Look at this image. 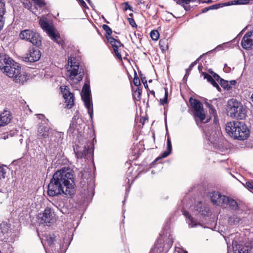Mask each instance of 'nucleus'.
Segmentation results:
<instances>
[{"instance_id": "nucleus-1", "label": "nucleus", "mask_w": 253, "mask_h": 253, "mask_svg": "<svg viewBox=\"0 0 253 253\" xmlns=\"http://www.w3.org/2000/svg\"><path fill=\"white\" fill-rule=\"evenodd\" d=\"M76 192L73 170L69 167L57 170L48 184L47 193L49 196L63 193L72 196Z\"/></svg>"}, {"instance_id": "nucleus-2", "label": "nucleus", "mask_w": 253, "mask_h": 253, "mask_svg": "<svg viewBox=\"0 0 253 253\" xmlns=\"http://www.w3.org/2000/svg\"><path fill=\"white\" fill-rule=\"evenodd\" d=\"M80 57L76 54H72L68 58V63L65 68V75L68 80L74 83H77L82 80L84 71L80 66Z\"/></svg>"}, {"instance_id": "nucleus-3", "label": "nucleus", "mask_w": 253, "mask_h": 253, "mask_svg": "<svg viewBox=\"0 0 253 253\" xmlns=\"http://www.w3.org/2000/svg\"><path fill=\"white\" fill-rule=\"evenodd\" d=\"M225 130L230 136L240 140L246 139L250 135V131L247 126L242 122L233 121L227 123L225 126Z\"/></svg>"}, {"instance_id": "nucleus-4", "label": "nucleus", "mask_w": 253, "mask_h": 253, "mask_svg": "<svg viewBox=\"0 0 253 253\" xmlns=\"http://www.w3.org/2000/svg\"><path fill=\"white\" fill-rule=\"evenodd\" d=\"M8 77L12 78L15 83L23 84L27 80V74L21 71L19 65L14 61V62L6 70L3 72Z\"/></svg>"}, {"instance_id": "nucleus-5", "label": "nucleus", "mask_w": 253, "mask_h": 253, "mask_svg": "<svg viewBox=\"0 0 253 253\" xmlns=\"http://www.w3.org/2000/svg\"><path fill=\"white\" fill-rule=\"evenodd\" d=\"M42 242L46 253H59L61 242L58 235L45 234Z\"/></svg>"}, {"instance_id": "nucleus-6", "label": "nucleus", "mask_w": 253, "mask_h": 253, "mask_svg": "<svg viewBox=\"0 0 253 253\" xmlns=\"http://www.w3.org/2000/svg\"><path fill=\"white\" fill-rule=\"evenodd\" d=\"M39 24L42 30L55 42L59 43L60 35L57 30L53 27L52 23L47 18L46 15L39 16Z\"/></svg>"}, {"instance_id": "nucleus-7", "label": "nucleus", "mask_w": 253, "mask_h": 253, "mask_svg": "<svg viewBox=\"0 0 253 253\" xmlns=\"http://www.w3.org/2000/svg\"><path fill=\"white\" fill-rule=\"evenodd\" d=\"M228 108L229 115L232 118L243 119L246 116V109L236 100L232 99L228 102Z\"/></svg>"}, {"instance_id": "nucleus-8", "label": "nucleus", "mask_w": 253, "mask_h": 253, "mask_svg": "<svg viewBox=\"0 0 253 253\" xmlns=\"http://www.w3.org/2000/svg\"><path fill=\"white\" fill-rule=\"evenodd\" d=\"M20 39L31 42L33 45L39 46L41 44L42 38L36 31L26 29L20 32L19 35Z\"/></svg>"}, {"instance_id": "nucleus-9", "label": "nucleus", "mask_w": 253, "mask_h": 253, "mask_svg": "<svg viewBox=\"0 0 253 253\" xmlns=\"http://www.w3.org/2000/svg\"><path fill=\"white\" fill-rule=\"evenodd\" d=\"M189 103L193 109L194 115L198 118L201 122L206 123L208 122L209 119H206V115L203 109V105L199 100L190 98Z\"/></svg>"}, {"instance_id": "nucleus-10", "label": "nucleus", "mask_w": 253, "mask_h": 253, "mask_svg": "<svg viewBox=\"0 0 253 253\" xmlns=\"http://www.w3.org/2000/svg\"><path fill=\"white\" fill-rule=\"evenodd\" d=\"M81 97L84 103L85 107L87 109L88 113L90 119H92L93 111L91 101V92L89 85L85 84L84 85L81 93Z\"/></svg>"}, {"instance_id": "nucleus-11", "label": "nucleus", "mask_w": 253, "mask_h": 253, "mask_svg": "<svg viewBox=\"0 0 253 253\" xmlns=\"http://www.w3.org/2000/svg\"><path fill=\"white\" fill-rule=\"evenodd\" d=\"M85 144L84 146H78L75 152L78 158L88 159L91 156V153L93 151V143L91 141H84Z\"/></svg>"}, {"instance_id": "nucleus-12", "label": "nucleus", "mask_w": 253, "mask_h": 253, "mask_svg": "<svg viewBox=\"0 0 253 253\" xmlns=\"http://www.w3.org/2000/svg\"><path fill=\"white\" fill-rule=\"evenodd\" d=\"M56 214L50 208H46L42 212L38 215V220L40 223L47 225L53 224L56 221Z\"/></svg>"}, {"instance_id": "nucleus-13", "label": "nucleus", "mask_w": 253, "mask_h": 253, "mask_svg": "<svg viewBox=\"0 0 253 253\" xmlns=\"http://www.w3.org/2000/svg\"><path fill=\"white\" fill-rule=\"evenodd\" d=\"M173 240L172 235L169 236L168 241L165 245L163 244L162 240H159L150 253H166L171 247Z\"/></svg>"}, {"instance_id": "nucleus-14", "label": "nucleus", "mask_w": 253, "mask_h": 253, "mask_svg": "<svg viewBox=\"0 0 253 253\" xmlns=\"http://www.w3.org/2000/svg\"><path fill=\"white\" fill-rule=\"evenodd\" d=\"M209 197L213 204L219 206H225L227 197L221 195L219 192L212 191L209 193Z\"/></svg>"}, {"instance_id": "nucleus-15", "label": "nucleus", "mask_w": 253, "mask_h": 253, "mask_svg": "<svg viewBox=\"0 0 253 253\" xmlns=\"http://www.w3.org/2000/svg\"><path fill=\"white\" fill-rule=\"evenodd\" d=\"M60 89L65 100L67 108H71L74 104L73 94L69 91V88L66 86H61Z\"/></svg>"}, {"instance_id": "nucleus-16", "label": "nucleus", "mask_w": 253, "mask_h": 253, "mask_svg": "<svg viewBox=\"0 0 253 253\" xmlns=\"http://www.w3.org/2000/svg\"><path fill=\"white\" fill-rule=\"evenodd\" d=\"M41 56L40 51L38 49L32 48L25 55L24 58L25 62H34L38 61Z\"/></svg>"}, {"instance_id": "nucleus-17", "label": "nucleus", "mask_w": 253, "mask_h": 253, "mask_svg": "<svg viewBox=\"0 0 253 253\" xmlns=\"http://www.w3.org/2000/svg\"><path fill=\"white\" fill-rule=\"evenodd\" d=\"M50 136L49 146L51 148H54L58 146L63 138V133L61 132L53 131Z\"/></svg>"}, {"instance_id": "nucleus-18", "label": "nucleus", "mask_w": 253, "mask_h": 253, "mask_svg": "<svg viewBox=\"0 0 253 253\" xmlns=\"http://www.w3.org/2000/svg\"><path fill=\"white\" fill-rule=\"evenodd\" d=\"M14 62V60L6 54H0V69L3 72L6 68L9 67Z\"/></svg>"}, {"instance_id": "nucleus-19", "label": "nucleus", "mask_w": 253, "mask_h": 253, "mask_svg": "<svg viewBox=\"0 0 253 253\" xmlns=\"http://www.w3.org/2000/svg\"><path fill=\"white\" fill-rule=\"evenodd\" d=\"M107 39L108 42L112 46L116 55L119 59L122 60L121 54H120L118 50V48L120 47L122 45L121 42L116 40L112 36H107Z\"/></svg>"}, {"instance_id": "nucleus-20", "label": "nucleus", "mask_w": 253, "mask_h": 253, "mask_svg": "<svg viewBox=\"0 0 253 253\" xmlns=\"http://www.w3.org/2000/svg\"><path fill=\"white\" fill-rule=\"evenodd\" d=\"M241 44L245 49H248L253 45V32H248L244 36Z\"/></svg>"}, {"instance_id": "nucleus-21", "label": "nucleus", "mask_w": 253, "mask_h": 253, "mask_svg": "<svg viewBox=\"0 0 253 253\" xmlns=\"http://www.w3.org/2000/svg\"><path fill=\"white\" fill-rule=\"evenodd\" d=\"M228 224L235 227L244 226L245 224V218L233 215L229 218Z\"/></svg>"}, {"instance_id": "nucleus-22", "label": "nucleus", "mask_w": 253, "mask_h": 253, "mask_svg": "<svg viewBox=\"0 0 253 253\" xmlns=\"http://www.w3.org/2000/svg\"><path fill=\"white\" fill-rule=\"evenodd\" d=\"M183 214L184 215L186 218V223L188 224V226L190 228L196 227L198 225H200V223L198 222L189 212L183 211Z\"/></svg>"}, {"instance_id": "nucleus-23", "label": "nucleus", "mask_w": 253, "mask_h": 253, "mask_svg": "<svg viewBox=\"0 0 253 253\" xmlns=\"http://www.w3.org/2000/svg\"><path fill=\"white\" fill-rule=\"evenodd\" d=\"M11 119V114L9 111L4 110L0 113V122L2 126L8 124L10 122Z\"/></svg>"}, {"instance_id": "nucleus-24", "label": "nucleus", "mask_w": 253, "mask_h": 253, "mask_svg": "<svg viewBox=\"0 0 253 253\" xmlns=\"http://www.w3.org/2000/svg\"><path fill=\"white\" fill-rule=\"evenodd\" d=\"M49 126L47 125H40L37 131L38 136L40 138L46 137L49 133Z\"/></svg>"}, {"instance_id": "nucleus-25", "label": "nucleus", "mask_w": 253, "mask_h": 253, "mask_svg": "<svg viewBox=\"0 0 253 253\" xmlns=\"http://www.w3.org/2000/svg\"><path fill=\"white\" fill-rule=\"evenodd\" d=\"M234 253H253V245L243 246L239 245L234 251Z\"/></svg>"}, {"instance_id": "nucleus-26", "label": "nucleus", "mask_w": 253, "mask_h": 253, "mask_svg": "<svg viewBox=\"0 0 253 253\" xmlns=\"http://www.w3.org/2000/svg\"><path fill=\"white\" fill-rule=\"evenodd\" d=\"M225 206H228L229 208L233 211H236L238 209V205L236 200L227 197V200H225Z\"/></svg>"}, {"instance_id": "nucleus-27", "label": "nucleus", "mask_w": 253, "mask_h": 253, "mask_svg": "<svg viewBox=\"0 0 253 253\" xmlns=\"http://www.w3.org/2000/svg\"><path fill=\"white\" fill-rule=\"evenodd\" d=\"M195 208L196 211L204 215H206L209 211L208 208L206 207L203 206V204L200 201L197 202L195 206Z\"/></svg>"}, {"instance_id": "nucleus-28", "label": "nucleus", "mask_w": 253, "mask_h": 253, "mask_svg": "<svg viewBox=\"0 0 253 253\" xmlns=\"http://www.w3.org/2000/svg\"><path fill=\"white\" fill-rule=\"evenodd\" d=\"M167 143V150L165 151V152H164L162 154V155L160 157V158H166L167 156H168L171 153L172 145H171L170 137L169 135L168 136Z\"/></svg>"}, {"instance_id": "nucleus-29", "label": "nucleus", "mask_w": 253, "mask_h": 253, "mask_svg": "<svg viewBox=\"0 0 253 253\" xmlns=\"http://www.w3.org/2000/svg\"><path fill=\"white\" fill-rule=\"evenodd\" d=\"M203 75H204V79H207V81L210 83L213 86L215 87L217 89L219 88L217 83L214 81V80L211 76L209 75L207 73H203Z\"/></svg>"}, {"instance_id": "nucleus-30", "label": "nucleus", "mask_w": 253, "mask_h": 253, "mask_svg": "<svg viewBox=\"0 0 253 253\" xmlns=\"http://www.w3.org/2000/svg\"><path fill=\"white\" fill-rule=\"evenodd\" d=\"M210 73L213 75L214 80H215L217 81H219V80L220 81L222 86H223L224 88H226L227 89H229L230 88V86L224 85V84L225 83V81L222 80L217 74L211 72H210Z\"/></svg>"}, {"instance_id": "nucleus-31", "label": "nucleus", "mask_w": 253, "mask_h": 253, "mask_svg": "<svg viewBox=\"0 0 253 253\" xmlns=\"http://www.w3.org/2000/svg\"><path fill=\"white\" fill-rule=\"evenodd\" d=\"M142 90L139 87H137L136 89L134 91L133 93V97L134 99L137 100H139L140 99V96L141 94Z\"/></svg>"}, {"instance_id": "nucleus-32", "label": "nucleus", "mask_w": 253, "mask_h": 253, "mask_svg": "<svg viewBox=\"0 0 253 253\" xmlns=\"http://www.w3.org/2000/svg\"><path fill=\"white\" fill-rule=\"evenodd\" d=\"M150 37L152 40L157 41L159 38V33L157 30H153L150 33Z\"/></svg>"}, {"instance_id": "nucleus-33", "label": "nucleus", "mask_w": 253, "mask_h": 253, "mask_svg": "<svg viewBox=\"0 0 253 253\" xmlns=\"http://www.w3.org/2000/svg\"><path fill=\"white\" fill-rule=\"evenodd\" d=\"M215 133H214L212 135L209 132H206V135L208 138L209 140L212 143H214V141L216 140L217 138V135H215Z\"/></svg>"}, {"instance_id": "nucleus-34", "label": "nucleus", "mask_w": 253, "mask_h": 253, "mask_svg": "<svg viewBox=\"0 0 253 253\" xmlns=\"http://www.w3.org/2000/svg\"><path fill=\"white\" fill-rule=\"evenodd\" d=\"M36 4L40 7H43L45 5V2L44 0H32Z\"/></svg>"}, {"instance_id": "nucleus-35", "label": "nucleus", "mask_w": 253, "mask_h": 253, "mask_svg": "<svg viewBox=\"0 0 253 253\" xmlns=\"http://www.w3.org/2000/svg\"><path fill=\"white\" fill-rule=\"evenodd\" d=\"M18 133V131L16 130H13L9 131L7 134H5L3 136L4 139L8 138L9 137H12Z\"/></svg>"}, {"instance_id": "nucleus-36", "label": "nucleus", "mask_w": 253, "mask_h": 253, "mask_svg": "<svg viewBox=\"0 0 253 253\" xmlns=\"http://www.w3.org/2000/svg\"><path fill=\"white\" fill-rule=\"evenodd\" d=\"M103 29L106 31V37L107 36H111L112 34V30L111 28L107 25H103Z\"/></svg>"}, {"instance_id": "nucleus-37", "label": "nucleus", "mask_w": 253, "mask_h": 253, "mask_svg": "<svg viewBox=\"0 0 253 253\" xmlns=\"http://www.w3.org/2000/svg\"><path fill=\"white\" fill-rule=\"evenodd\" d=\"M6 174V169L0 166V181L1 179L5 178V175Z\"/></svg>"}, {"instance_id": "nucleus-38", "label": "nucleus", "mask_w": 253, "mask_h": 253, "mask_svg": "<svg viewBox=\"0 0 253 253\" xmlns=\"http://www.w3.org/2000/svg\"><path fill=\"white\" fill-rule=\"evenodd\" d=\"M245 186L251 191H253V180L246 182Z\"/></svg>"}, {"instance_id": "nucleus-39", "label": "nucleus", "mask_w": 253, "mask_h": 253, "mask_svg": "<svg viewBox=\"0 0 253 253\" xmlns=\"http://www.w3.org/2000/svg\"><path fill=\"white\" fill-rule=\"evenodd\" d=\"M168 96V92L167 90L166 89L164 98L160 100V103L161 104L164 105L165 104H166L167 103Z\"/></svg>"}, {"instance_id": "nucleus-40", "label": "nucleus", "mask_w": 253, "mask_h": 253, "mask_svg": "<svg viewBox=\"0 0 253 253\" xmlns=\"http://www.w3.org/2000/svg\"><path fill=\"white\" fill-rule=\"evenodd\" d=\"M176 3L178 4L182 5L186 10V7L184 6V4H188V0H177Z\"/></svg>"}, {"instance_id": "nucleus-41", "label": "nucleus", "mask_w": 253, "mask_h": 253, "mask_svg": "<svg viewBox=\"0 0 253 253\" xmlns=\"http://www.w3.org/2000/svg\"><path fill=\"white\" fill-rule=\"evenodd\" d=\"M133 84L135 85L138 86L140 85V81L137 77H135L133 79Z\"/></svg>"}, {"instance_id": "nucleus-42", "label": "nucleus", "mask_w": 253, "mask_h": 253, "mask_svg": "<svg viewBox=\"0 0 253 253\" xmlns=\"http://www.w3.org/2000/svg\"><path fill=\"white\" fill-rule=\"evenodd\" d=\"M128 20L129 22V24L133 27H136V24L134 20L132 18H128Z\"/></svg>"}, {"instance_id": "nucleus-43", "label": "nucleus", "mask_w": 253, "mask_h": 253, "mask_svg": "<svg viewBox=\"0 0 253 253\" xmlns=\"http://www.w3.org/2000/svg\"><path fill=\"white\" fill-rule=\"evenodd\" d=\"M123 4H124L125 5V7L124 8L125 11H126L128 9L131 10V7H130V6L128 4V3L127 2H124L123 3Z\"/></svg>"}, {"instance_id": "nucleus-44", "label": "nucleus", "mask_w": 253, "mask_h": 253, "mask_svg": "<svg viewBox=\"0 0 253 253\" xmlns=\"http://www.w3.org/2000/svg\"><path fill=\"white\" fill-rule=\"evenodd\" d=\"M224 48V45L223 44H220L217 46L214 49V50L215 51H219L220 50H222Z\"/></svg>"}, {"instance_id": "nucleus-45", "label": "nucleus", "mask_w": 253, "mask_h": 253, "mask_svg": "<svg viewBox=\"0 0 253 253\" xmlns=\"http://www.w3.org/2000/svg\"><path fill=\"white\" fill-rule=\"evenodd\" d=\"M24 4L25 5V7L29 9L32 7V4L29 1L24 2Z\"/></svg>"}, {"instance_id": "nucleus-46", "label": "nucleus", "mask_w": 253, "mask_h": 253, "mask_svg": "<svg viewBox=\"0 0 253 253\" xmlns=\"http://www.w3.org/2000/svg\"><path fill=\"white\" fill-rule=\"evenodd\" d=\"M80 4L84 7H86L87 5L84 0H78Z\"/></svg>"}, {"instance_id": "nucleus-47", "label": "nucleus", "mask_w": 253, "mask_h": 253, "mask_svg": "<svg viewBox=\"0 0 253 253\" xmlns=\"http://www.w3.org/2000/svg\"><path fill=\"white\" fill-rule=\"evenodd\" d=\"M187 253V252L185 251H184L182 249H177V250H176L175 253Z\"/></svg>"}, {"instance_id": "nucleus-48", "label": "nucleus", "mask_w": 253, "mask_h": 253, "mask_svg": "<svg viewBox=\"0 0 253 253\" xmlns=\"http://www.w3.org/2000/svg\"><path fill=\"white\" fill-rule=\"evenodd\" d=\"M239 1V4H246L249 2V0H240Z\"/></svg>"}, {"instance_id": "nucleus-49", "label": "nucleus", "mask_w": 253, "mask_h": 253, "mask_svg": "<svg viewBox=\"0 0 253 253\" xmlns=\"http://www.w3.org/2000/svg\"><path fill=\"white\" fill-rule=\"evenodd\" d=\"M2 226H3V227L5 226L4 225H0V238L1 237V234H3L4 232V231L2 229ZM5 232H6V230L5 231Z\"/></svg>"}, {"instance_id": "nucleus-50", "label": "nucleus", "mask_w": 253, "mask_h": 253, "mask_svg": "<svg viewBox=\"0 0 253 253\" xmlns=\"http://www.w3.org/2000/svg\"><path fill=\"white\" fill-rule=\"evenodd\" d=\"M218 7H219V6H218V5L217 4L213 5H211V6L209 7L210 10L211 9H216V8H217Z\"/></svg>"}, {"instance_id": "nucleus-51", "label": "nucleus", "mask_w": 253, "mask_h": 253, "mask_svg": "<svg viewBox=\"0 0 253 253\" xmlns=\"http://www.w3.org/2000/svg\"><path fill=\"white\" fill-rule=\"evenodd\" d=\"M209 10H210L209 7H206L205 8H204L202 11V13H205V12H207V11H208Z\"/></svg>"}, {"instance_id": "nucleus-52", "label": "nucleus", "mask_w": 253, "mask_h": 253, "mask_svg": "<svg viewBox=\"0 0 253 253\" xmlns=\"http://www.w3.org/2000/svg\"><path fill=\"white\" fill-rule=\"evenodd\" d=\"M74 128L73 125V124L72 125L71 124L70 126V128H69V131H71L72 128Z\"/></svg>"}, {"instance_id": "nucleus-53", "label": "nucleus", "mask_w": 253, "mask_h": 253, "mask_svg": "<svg viewBox=\"0 0 253 253\" xmlns=\"http://www.w3.org/2000/svg\"><path fill=\"white\" fill-rule=\"evenodd\" d=\"M236 83V81H234H234H232L230 82V84L232 85H235Z\"/></svg>"}, {"instance_id": "nucleus-54", "label": "nucleus", "mask_w": 253, "mask_h": 253, "mask_svg": "<svg viewBox=\"0 0 253 253\" xmlns=\"http://www.w3.org/2000/svg\"><path fill=\"white\" fill-rule=\"evenodd\" d=\"M196 64V63L195 62H193V63L191 64V65H190V67H192L194 66Z\"/></svg>"}, {"instance_id": "nucleus-55", "label": "nucleus", "mask_w": 253, "mask_h": 253, "mask_svg": "<svg viewBox=\"0 0 253 253\" xmlns=\"http://www.w3.org/2000/svg\"><path fill=\"white\" fill-rule=\"evenodd\" d=\"M196 0H188V3H189L190 2H194L196 1Z\"/></svg>"}, {"instance_id": "nucleus-56", "label": "nucleus", "mask_w": 253, "mask_h": 253, "mask_svg": "<svg viewBox=\"0 0 253 253\" xmlns=\"http://www.w3.org/2000/svg\"><path fill=\"white\" fill-rule=\"evenodd\" d=\"M211 112H212L213 114H214V113H215V110H214V109H213V108H211Z\"/></svg>"}, {"instance_id": "nucleus-57", "label": "nucleus", "mask_w": 253, "mask_h": 253, "mask_svg": "<svg viewBox=\"0 0 253 253\" xmlns=\"http://www.w3.org/2000/svg\"><path fill=\"white\" fill-rule=\"evenodd\" d=\"M144 85L145 86V87H147L148 86V85L147 84V83H144Z\"/></svg>"}, {"instance_id": "nucleus-58", "label": "nucleus", "mask_w": 253, "mask_h": 253, "mask_svg": "<svg viewBox=\"0 0 253 253\" xmlns=\"http://www.w3.org/2000/svg\"><path fill=\"white\" fill-rule=\"evenodd\" d=\"M251 99H252V100L253 101V93L252 94V95L251 96Z\"/></svg>"}, {"instance_id": "nucleus-59", "label": "nucleus", "mask_w": 253, "mask_h": 253, "mask_svg": "<svg viewBox=\"0 0 253 253\" xmlns=\"http://www.w3.org/2000/svg\"><path fill=\"white\" fill-rule=\"evenodd\" d=\"M211 0H209L208 1H207V3H211Z\"/></svg>"}, {"instance_id": "nucleus-60", "label": "nucleus", "mask_w": 253, "mask_h": 253, "mask_svg": "<svg viewBox=\"0 0 253 253\" xmlns=\"http://www.w3.org/2000/svg\"><path fill=\"white\" fill-rule=\"evenodd\" d=\"M198 69H199V70H200V69H201V67H200V66H199V67H198Z\"/></svg>"}, {"instance_id": "nucleus-61", "label": "nucleus", "mask_w": 253, "mask_h": 253, "mask_svg": "<svg viewBox=\"0 0 253 253\" xmlns=\"http://www.w3.org/2000/svg\"><path fill=\"white\" fill-rule=\"evenodd\" d=\"M196 121L197 125H198V123L197 121L196 120Z\"/></svg>"}, {"instance_id": "nucleus-62", "label": "nucleus", "mask_w": 253, "mask_h": 253, "mask_svg": "<svg viewBox=\"0 0 253 253\" xmlns=\"http://www.w3.org/2000/svg\"><path fill=\"white\" fill-rule=\"evenodd\" d=\"M88 2H89L90 0H86Z\"/></svg>"}]
</instances>
